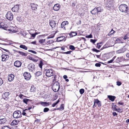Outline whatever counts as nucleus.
I'll use <instances>...</instances> for the list:
<instances>
[{
    "mask_svg": "<svg viewBox=\"0 0 129 129\" xmlns=\"http://www.w3.org/2000/svg\"><path fill=\"white\" fill-rule=\"evenodd\" d=\"M59 85L57 81L55 82L52 87V89L55 92L58 91L59 89Z\"/></svg>",
    "mask_w": 129,
    "mask_h": 129,
    "instance_id": "1",
    "label": "nucleus"
},
{
    "mask_svg": "<svg viewBox=\"0 0 129 129\" xmlns=\"http://www.w3.org/2000/svg\"><path fill=\"white\" fill-rule=\"evenodd\" d=\"M44 72L45 73L46 76L48 77L54 76L53 71L52 69H45V70Z\"/></svg>",
    "mask_w": 129,
    "mask_h": 129,
    "instance_id": "2",
    "label": "nucleus"
},
{
    "mask_svg": "<svg viewBox=\"0 0 129 129\" xmlns=\"http://www.w3.org/2000/svg\"><path fill=\"white\" fill-rule=\"evenodd\" d=\"M127 8V6L125 4L121 5L119 7V10L123 12H126Z\"/></svg>",
    "mask_w": 129,
    "mask_h": 129,
    "instance_id": "3",
    "label": "nucleus"
},
{
    "mask_svg": "<svg viewBox=\"0 0 129 129\" xmlns=\"http://www.w3.org/2000/svg\"><path fill=\"white\" fill-rule=\"evenodd\" d=\"M14 118H18L22 116L21 111L19 110H17L15 111L13 115Z\"/></svg>",
    "mask_w": 129,
    "mask_h": 129,
    "instance_id": "4",
    "label": "nucleus"
},
{
    "mask_svg": "<svg viewBox=\"0 0 129 129\" xmlns=\"http://www.w3.org/2000/svg\"><path fill=\"white\" fill-rule=\"evenodd\" d=\"M6 17L7 19L10 20H12L13 19V15L10 12H9L7 13Z\"/></svg>",
    "mask_w": 129,
    "mask_h": 129,
    "instance_id": "5",
    "label": "nucleus"
},
{
    "mask_svg": "<svg viewBox=\"0 0 129 129\" xmlns=\"http://www.w3.org/2000/svg\"><path fill=\"white\" fill-rule=\"evenodd\" d=\"M27 68L30 71L34 72L35 70V65L33 64L30 63L27 66Z\"/></svg>",
    "mask_w": 129,
    "mask_h": 129,
    "instance_id": "6",
    "label": "nucleus"
},
{
    "mask_svg": "<svg viewBox=\"0 0 129 129\" xmlns=\"http://www.w3.org/2000/svg\"><path fill=\"white\" fill-rule=\"evenodd\" d=\"M112 2L110 0H108L106 3V7L108 9L112 6Z\"/></svg>",
    "mask_w": 129,
    "mask_h": 129,
    "instance_id": "7",
    "label": "nucleus"
},
{
    "mask_svg": "<svg viewBox=\"0 0 129 129\" xmlns=\"http://www.w3.org/2000/svg\"><path fill=\"white\" fill-rule=\"evenodd\" d=\"M25 79L26 80H29L31 78V75L29 73L25 72L23 74Z\"/></svg>",
    "mask_w": 129,
    "mask_h": 129,
    "instance_id": "8",
    "label": "nucleus"
},
{
    "mask_svg": "<svg viewBox=\"0 0 129 129\" xmlns=\"http://www.w3.org/2000/svg\"><path fill=\"white\" fill-rule=\"evenodd\" d=\"M2 61H4L8 59L9 56L8 55L3 54L2 55Z\"/></svg>",
    "mask_w": 129,
    "mask_h": 129,
    "instance_id": "9",
    "label": "nucleus"
},
{
    "mask_svg": "<svg viewBox=\"0 0 129 129\" xmlns=\"http://www.w3.org/2000/svg\"><path fill=\"white\" fill-rule=\"evenodd\" d=\"M60 6L59 4L55 5L53 7V9L55 11H58L60 9Z\"/></svg>",
    "mask_w": 129,
    "mask_h": 129,
    "instance_id": "10",
    "label": "nucleus"
},
{
    "mask_svg": "<svg viewBox=\"0 0 129 129\" xmlns=\"http://www.w3.org/2000/svg\"><path fill=\"white\" fill-rule=\"evenodd\" d=\"M9 95V93L8 92H5L2 95L3 98L5 100H7L8 98V96Z\"/></svg>",
    "mask_w": 129,
    "mask_h": 129,
    "instance_id": "11",
    "label": "nucleus"
},
{
    "mask_svg": "<svg viewBox=\"0 0 129 129\" xmlns=\"http://www.w3.org/2000/svg\"><path fill=\"white\" fill-rule=\"evenodd\" d=\"M22 63L21 62L19 61H16L14 63V65L16 67H19L21 66Z\"/></svg>",
    "mask_w": 129,
    "mask_h": 129,
    "instance_id": "12",
    "label": "nucleus"
},
{
    "mask_svg": "<svg viewBox=\"0 0 129 129\" xmlns=\"http://www.w3.org/2000/svg\"><path fill=\"white\" fill-rule=\"evenodd\" d=\"M50 24L52 28H55L56 26V23L55 21H51L50 22Z\"/></svg>",
    "mask_w": 129,
    "mask_h": 129,
    "instance_id": "13",
    "label": "nucleus"
},
{
    "mask_svg": "<svg viewBox=\"0 0 129 129\" xmlns=\"http://www.w3.org/2000/svg\"><path fill=\"white\" fill-rule=\"evenodd\" d=\"M14 75L13 74H11L9 75L8 77V80L9 81H12L14 79Z\"/></svg>",
    "mask_w": 129,
    "mask_h": 129,
    "instance_id": "14",
    "label": "nucleus"
},
{
    "mask_svg": "<svg viewBox=\"0 0 129 129\" xmlns=\"http://www.w3.org/2000/svg\"><path fill=\"white\" fill-rule=\"evenodd\" d=\"M68 24V22L67 21H64L63 22L61 25V27L63 28V29H65V27H64V26L66 25L67 24Z\"/></svg>",
    "mask_w": 129,
    "mask_h": 129,
    "instance_id": "15",
    "label": "nucleus"
},
{
    "mask_svg": "<svg viewBox=\"0 0 129 129\" xmlns=\"http://www.w3.org/2000/svg\"><path fill=\"white\" fill-rule=\"evenodd\" d=\"M19 6L16 5L12 8V10L13 12H17L18 10Z\"/></svg>",
    "mask_w": 129,
    "mask_h": 129,
    "instance_id": "16",
    "label": "nucleus"
},
{
    "mask_svg": "<svg viewBox=\"0 0 129 129\" xmlns=\"http://www.w3.org/2000/svg\"><path fill=\"white\" fill-rule=\"evenodd\" d=\"M19 122V120L15 119L11 123V125H16L18 124Z\"/></svg>",
    "mask_w": 129,
    "mask_h": 129,
    "instance_id": "17",
    "label": "nucleus"
},
{
    "mask_svg": "<svg viewBox=\"0 0 129 129\" xmlns=\"http://www.w3.org/2000/svg\"><path fill=\"white\" fill-rule=\"evenodd\" d=\"M38 5L34 4H31L30 6L33 10H35L37 9Z\"/></svg>",
    "mask_w": 129,
    "mask_h": 129,
    "instance_id": "18",
    "label": "nucleus"
},
{
    "mask_svg": "<svg viewBox=\"0 0 129 129\" xmlns=\"http://www.w3.org/2000/svg\"><path fill=\"white\" fill-rule=\"evenodd\" d=\"M108 98L109 100L112 101H113L115 99L116 97L114 96H113L110 95H108Z\"/></svg>",
    "mask_w": 129,
    "mask_h": 129,
    "instance_id": "19",
    "label": "nucleus"
},
{
    "mask_svg": "<svg viewBox=\"0 0 129 129\" xmlns=\"http://www.w3.org/2000/svg\"><path fill=\"white\" fill-rule=\"evenodd\" d=\"M7 120L5 118L0 119V124H4L6 122Z\"/></svg>",
    "mask_w": 129,
    "mask_h": 129,
    "instance_id": "20",
    "label": "nucleus"
},
{
    "mask_svg": "<svg viewBox=\"0 0 129 129\" xmlns=\"http://www.w3.org/2000/svg\"><path fill=\"white\" fill-rule=\"evenodd\" d=\"M49 102L47 103L46 102H41L40 103L41 105L44 106H47L49 105Z\"/></svg>",
    "mask_w": 129,
    "mask_h": 129,
    "instance_id": "21",
    "label": "nucleus"
},
{
    "mask_svg": "<svg viewBox=\"0 0 129 129\" xmlns=\"http://www.w3.org/2000/svg\"><path fill=\"white\" fill-rule=\"evenodd\" d=\"M31 100L26 98H24L23 99V103H25L27 105L28 104V103L29 101L31 102Z\"/></svg>",
    "mask_w": 129,
    "mask_h": 129,
    "instance_id": "22",
    "label": "nucleus"
},
{
    "mask_svg": "<svg viewBox=\"0 0 129 129\" xmlns=\"http://www.w3.org/2000/svg\"><path fill=\"white\" fill-rule=\"evenodd\" d=\"M28 110L27 109H26L24 110H23V112L22 114L24 116H27V113L28 112Z\"/></svg>",
    "mask_w": 129,
    "mask_h": 129,
    "instance_id": "23",
    "label": "nucleus"
},
{
    "mask_svg": "<svg viewBox=\"0 0 129 129\" xmlns=\"http://www.w3.org/2000/svg\"><path fill=\"white\" fill-rule=\"evenodd\" d=\"M65 37L64 36L58 37L57 38V41L60 42L61 41L65 39Z\"/></svg>",
    "mask_w": 129,
    "mask_h": 129,
    "instance_id": "24",
    "label": "nucleus"
},
{
    "mask_svg": "<svg viewBox=\"0 0 129 129\" xmlns=\"http://www.w3.org/2000/svg\"><path fill=\"white\" fill-rule=\"evenodd\" d=\"M91 13L93 15H95L96 13H98L96 8H95L92 11H91Z\"/></svg>",
    "mask_w": 129,
    "mask_h": 129,
    "instance_id": "25",
    "label": "nucleus"
},
{
    "mask_svg": "<svg viewBox=\"0 0 129 129\" xmlns=\"http://www.w3.org/2000/svg\"><path fill=\"white\" fill-rule=\"evenodd\" d=\"M16 52L18 53H19L22 56H26L27 54L23 52H22L19 51H16Z\"/></svg>",
    "mask_w": 129,
    "mask_h": 129,
    "instance_id": "26",
    "label": "nucleus"
},
{
    "mask_svg": "<svg viewBox=\"0 0 129 129\" xmlns=\"http://www.w3.org/2000/svg\"><path fill=\"white\" fill-rule=\"evenodd\" d=\"M96 9L97 10V12H101L103 11V9L101 7H99L96 8Z\"/></svg>",
    "mask_w": 129,
    "mask_h": 129,
    "instance_id": "27",
    "label": "nucleus"
},
{
    "mask_svg": "<svg viewBox=\"0 0 129 129\" xmlns=\"http://www.w3.org/2000/svg\"><path fill=\"white\" fill-rule=\"evenodd\" d=\"M99 101L98 99H95L94 100V104L93 106V108H95L96 106L95 105V104L96 103L98 104L99 102Z\"/></svg>",
    "mask_w": 129,
    "mask_h": 129,
    "instance_id": "28",
    "label": "nucleus"
},
{
    "mask_svg": "<svg viewBox=\"0 0 129 129\" xmlns=\"http://www.w3.org/2000/svg\"><path fill=\"white\" fill-rule=\"evenodd\" d=\"M19 47L21 48H22L25 50H27V47L24 45H20Z\"/></svg>",
    "mask_w": 129,
    "mask_h": 129,
    "instance_id": "29",
    "label": "nucleus"
},
{
    "mask_svg": "<svg viewBox=\"0 0 129 129\" xmlns=\"http://www.w3.org/2000/svg\"><path fill=\"white\" fill-rule=\"evenodd\" d=\"M29 59L30 60H31L34 62H37L38 61V59L34 58L31 57H29Z\"/></svg>",
    "mask_w": 129,
    "mask_h": 129,
    "instance_id": "30",
    "label": "nucleus"
},
{
    "mask_svg": "<svg viewBox=\"0 0 129 129\" xmlns=\"http://www.w3.org/2000/svg\"><path fill=\"white\" fill-rule=\"evenodd\" d=\"M64 109V106L63 104H61L59 108L57 109L58 110H63Z\"/></svg>",
    "mask_w": 129,
    "mask_h": 129,
    "instance_id": "31",
    "label": "nucleus"
},
{
    "mask_svg": "<svg viewBox=\"0 0 129 129\" xmlns=\"http://www.w3.org/2000/svg\"><path fill=\"white\" fill-rule=\"evenodd\" d=\"M116 56H114L111 60L108 61L107 63H112L113 62V61L114 60V59L116 58Z\"/></svg>",
    "mask_w": 129,
    "mask_h": 129,
    "instance_id": "32",
    "label": "nucleus"
},
{
    "mask_svg": "<svg viewBox=\"0 0 129 129\" xmlns=\"http://www.w3.org/2000/svg\"><path fill=\"white\" fill-rule=\"evenodd\" d=\"M45 41V39H41L39 40V42L41 44H43L44 43Z\"/></svg>",
    "mask_w": 129,
    "mask_h": 129,
    "instance_id": "33",
    "label": "nucleus"
},
{
    "mask_svg": "<svg viewBox=\"0 0 129 129\" xmlns=\"http://www.w3.org/2000/svg\"><path fill=\"white\" fill-rule=\"evenodd\" d=\"M77 35V33L74 32H72V33H70L69 35L71 36L72 37H73L76 36Z\"/></svg>",
    "mask_w": 129,
    "mask_h": 129,
    "instance_id": "34",
    "label": "nucleus"
},
{
    "mask_svg": "<svg viewBox=\"0 0 129 129\" xmlns=\"http://www.w3.org/2000/svg\"><path fill=\"white\" fill-rule=\"evenodd\" d=\"M59 102V100H58L56 102L52 105V107H54Z\"/></svg>",
    "mask_w": 129,
    "mask_h": 129,
    "instance_id": "35",
    "label": "nucleus"
},
{
    "mask_svg": "<svg viewBox=\"0 0 129 129\" xmlns=\"http://www.w3.org/2000/svg\"><path fill=\"white\" fill-rule=\"evenodd\" d=\"M43 64L42 61L41 60L40 61V62L39 64V66L41 68H42V66Z\"/></svg>",
    "mask_w": 129,
    "mask_h": 129,
    "instance_id": "36",
    "label": "nucleus"
},
{
    "mask_svg": "<svg viewBox=\"0 0 129 129\" xmlns=\"http://www.w3.org/2000/svg\"><path fill=\"white\" fill-rule=\"evenodd\" d=\"M115 32V31L113 30V29H112L111 31H110L109 34H108V35L109 36H110V35L113 34Z\"/></svg>",
    "mask_w": 129,
    "mask_h": 129,
    "instance_id": "37",
    "label": "nucleus"
},
{
    "mask_svg": "<svg viewBox=\"0 0 129 129\" xmlns=\"http://www.w3.org/2000/svg\"><path fill=\"white\" fill-rule=\"evenodd\" d=\"M79 92L80 94H82L84 92V90L83 89H81L80 90Z\"/></svg>",
    "mask_w": 129,
    "mask_h": 129,
    "instance_id": "38",
    "label": "nucleus"
},
{
    "mask_svg": "<svg viewBox=\"0 0 129 129\" xmlns=\"http://www.w3.org/2000/svg\"><path fill=\"white\" fill-rule=\"evenodd\" d=\"M129 38L126 35L124 36L123 38V39L125 40H127V41L129 40H128Z\"/></svg>",
    "mask_w": 129,
    "mask_h": 129,
    "instance_id": "39",
    "label": "nucleus"
},
{
    "mask_svg": "<svg viewBox=\"0 0 129 129\" xmlns=\"http://www.w3.org/2000/svg\"><path fill=\"white\" fill-rule=\"evenodd\" d=\"M85 37L86 38H92V35L91 34H90L89 35L86 36H85Z\"/></svg>",
    "mask_w": 129,
    "mask_h": 129,
    "instance_id": "40",
    "label": "nucleus"
},
{
    "mask_svg": "<svg viewBox=\"0 0 129 129\" xmlns=\"http://www.w3.org/2000/svg\"><path fill=\"white\" fill-rule=\"evenodd\" d=\"M49 110V109L47 108H45L44 109L43 112H48Z\"/></svg>",
    "mask_w": 129,
    "mask_h": 129,
    "instance_id": "41",
    "label": "nucleus"
},
{
    "mask_svg": "<svg viewBox=\"0 0 129 129\" xmlns=\"http://www.w3.org/2000/svg\"><path fill=\"white\" fill-rule=\"evenodd\" d=\"M8 30L9 31L12 32V33H15L16 32L15 30H14L13 29L11 28L8 29Z\"/></svg>",
    "mask_w": 129,
    "mask_h": 129,
    "instance_id": "42",
    "label": "nucleus"
},
{
    "mask_svg": "<svg viewBox=\"0 0 129 129\" xmlns=\"http://www.w3.org/2000/svg\"><path fill=\"white\" fill-rule=\"evenodd\" d=\"M70 48L72 50H74L75 49V48L74 46H73L71 45L69 46Z\"/></svg>",
    "mask_w": 129,
    "mask_h": 129,
    "instance_id": "43",
    "label": "nucleus"
},
{
    "mask_svg": "<svg viewBox=\"0 0 129 129\" xmlns=\"http://www.w3.org/2000/svg\"><path fill=\"white\" fill-rule=\"evenodd\" d=\"M35 90V88L34 86H32L31 87V88L30 89V91L31 92L34 91Z\"/></svg>",
    "mask_w": 129,
    "mask_h": 129,
    "instance_id": "44",
    "label": "nucleus"
},
{
    "mask_svg": "<svg viewBox=\"0 0 129 129\" xmlns=\"http://www.w3.org/2000/svg\"><path fill=\"white\" fill-rule=\"evenodd\" d=\"M41 74V72L39 71L37 72L36 73H35V75L37 76H39Z\"/></svg>",
    "mask_w": 129,
    "mask_h": 129,
    "instance_id": "45",
    "label": "nucleus"
},
{
    "mask_svg": "<svg viewBox=\"0 0 129 129\" xmlns=\"http://www.w3.org/2000/svg\"><path fill=\"white\" fill-rule=\"evenodd\" d=\"M28 51L29 52H31L32 53H33L34 54H36L37 53L35 51L31 50H28Z\"/></svg>",
    "mask_w": 129,
    "mask_h": 129,
    "instance_id": "46",
    "label": "nucleus"
},
{
    "mask_svg": "<svg viewBox=\"0 0 129 129\" xmlns=\"http://www.w3.org/2000/svg\"><path fill=\"white\" fill-rule=\"evenodd\" d=\"M2 129H10V127L7 126H4L2 128Z\"/></svg>",
    "mask_w": 129,
    "mask_h": 129,
    "instance_id": "47",
    "label": "nucleus"
},
{
    "mask_svg": "<svg viewBox=\"0 0 129 129\" xmlns=\"http://www.w3.org/2000/svg\"><path fill=\"white\" fill-rule=\"evenodd\" d=\"M117 53H120L123 52L124 51H123L122 49H120L117 51Z\"/></svg>",
    "mask_w": 129,
    "mask_h": 129,
    "instance_id": "48",
    "label": "nucleus"
},
{
    "mask_svg": "<svg viewBox=\"0 0 129 129\" xmlns=\"http://www.w3.org/2000/svg\"><path fill=\"white\" fill-rule=\"evenodd\" d=\"M121 84V83L120 82L117 81L116 82V84L117 85L119 86Z\"/></svg>",
    "mask_w": 129,
    "mask_h": 129,
    "instance_id": "49",
    "label": "nucleus"
},
{
    "mask_svg": "<svg viewBox=\"0 0 129 129\" xmlns=\"http://www.w3.org/2000/svg\"><path fill=\"white\" fill-rule=\"evenodd\" d=\"M16 19L17 20L18 22H20L21 21V19L20 17H18Z\"/></svg>",
    "mask_w": 129,
    "mask_h": 129,
    "instance_id": "50",
    "label": "nucleus"
},
{
    "mask_svg": "<svg viewBox=\"0 0 129 129\" xmlns=\"http://www.w3.org/2000/svg\"><path fill=\"white\" fill-rule=\"evenodd\" d=\"M101 66V64L99 63H97L95 64V66L96 67H100Z\"/></svg>",
    "mask_w": 129,
    "mask_h": 129,
    "instance_id": "51",
    "label": "nucleus"
},
{
    "mask_svg": "<svg viewBox=\"0 0 129 129\" xmlns=\"http://www.w3.org/2000/svg\"><path fill=\"white\" fill-rule=\"evenodd\" d=\"M54 77L52 78V79L53 80V82L55 81L56 78V77L55 75H54Z\"/></svg>",
    "mask_w": 129,
    "mask_h": 129,
    "instance_id": "52",
    "label": "nucleus"
},
{
    "mask_svg": "<svg viewBox=\"0 0 129 129\" xmlns=\"http://www.w3.org/2000/svg\"><path fill=\"white\" fill-rule=\"evenodd\" d=\"M96 40H94L93 39H91L90 40V41L91 42H92L93 44L95 43L96 41Z\"/></svg>",
    "mask_w": 129,
    "mask_h": 129,
    "instance_id": "53",
    "label": "nucleus"
},
{
    "mask_svg": "<svg viewBox=\"0 0 129 129\" xmlns=\"http://www.w3.org/2000/svg\"><path fill=\"white\" fill-rule=\"evenodd\" d=\"M101 43H98L97 45V47L99 49L101 47L100 44Z\"/></svg>",
    "mask_w": 129,
    "mask_h": 129,
    "instance_id": "54",
    "label": "nucleus"
},
{
    "mask_svg": "<svg viewBox=\"0 0 129 129\" xmlns=\"http://www.w3.org/2000/svg\"><path fill=\"white\" fill-rule=\"evenodd\" d=\"M3 83V81L1 78H0V86L2 85Z\"/></svg>",
    "mask_w": 129,
    "mask_h": 129,
    "instance_id": "55",
    "label": "nucleus"
},
{
    "mask_svg": "<svg viewBox=\"0 0 129 129\" xmlns=\"http://www.w3.org/2000/svg\"><path fill=\"white\" fill-rule=\"evenodd\" d=\"M98 105L99 107H100L101 106V102L100 101H99V102L98 104Z\"/></svg>",
    "mask_w": 129,
    "mask_h": 129,
    "instance_id": "56",
    "label": "nucleus"
},
{
    "mask_svg": "<svg viewBox=\"0 0 129 129\" xmlns=\"http://www.w3.org/2000/svg\"><path fill=\"white\" fill-rule=\"evenodd\" d=\"M93 51L96 52H99L100 51L99 50H98L95 49H93Z\"/></svg>",
    "mask_w": 129,
    "mask_h": 129,
    "instance_id": "57",
    "label": "nucleus"
},
{
    "mask_svg": "<svg viewBox=\"0 0 129 129\" xmlns=\"http://www.w3.org/2000/svg\"><path fill=\"white\" fill-rule=\"evenodd\" d=\"M71 51H68L66 52H64V54H70L71 53Z\"/></svg>",
    "mask_w": 129,
    "mask_h": 129,
    "instance_id": "58",
    "label": "nucleus"
},
{
    "mask_svg": "<svg viewBox=\"0 0 129 129\" xmlns=\"http://www.w3.org/2000/svg\"><path fill=\"white\" fill-rule=\"evenodd\" d=\"M113 115L114 116H116L117 115V113L115 112H114L113 113Z\"/></svg>",
    "mask_w": 129,
    "mask_h": 129,
    "instance_id": "59",
    "label": "nucleus"
},
{
    "mask_svg": "<svg viewBox=\"0 0 129 129\" xmlns=\"http://www.w3.org/2000/svg\"><path fill=\"white\" fill-rule=\"evenodd\" d=\"M40 121V120L39 119H36V120H35V121L36 122V121H37V122H39Z\"/></svg>",
    "mask_w": 129,
    "mask_h": 129,
    "instance_id": "60",
    "label": "nucleus"
},
{
    "mask_svg": "<svg viewBox=\"0 0 129 129\" xmlns=\"http://www.w3.org/2000/svg\"><path fill=\"white\" fill-rule=\"evenodd\" d=\"M31 43L33 44H36V41H33L31 42Z\"/></svg>",
    "mask_w": 129,
    "mask_h": 129,
    "instance_id": "61",
    "label": "nucleus"
},
{
    "mask_svg": "<svg viewBox=\"0 0 129 129\" xmlns=\"http://www.w3.org/2000/svg\"><path fill=\"white\" fill-rule=\"evenodd\" d=\"M36 34H31L32 36L33 37H35Z\"/></svg>",
    "mask_w": 129,
    "mask_h": 129,
    "instance_id": "62",
    "label": "nucleus"
},
{
    "mask_svg": "<svg viewBox=\"0 0 129 129\" xmlns=\"http://www.w3.org/2000/svg\"><path fill=\"white\" fill-rule=\"evenodd\" d=\"M63 78L64 79L65 78H68V77L66 75H64L63 76Z\"/></svg>",
    "mask_w": 129,
    "mask_h": 129,
    "instance_id": "63",
    "label": "nucleus"
},
{
    "mask_svg": "<svg viewBox=\"0 0 129 129\" xmlns=\"http://www.w3.org/2000/svg\"><path fill=\"white\" fill-rule=\"evenodd\" d=\"M126 56L128 57H129V53L127 54Z\"/></svg>",
    "mask_w": 129,
    "mask_h": 129,
    "instance_id": "64",
    "label": "nucleus"
}]
</instances>
